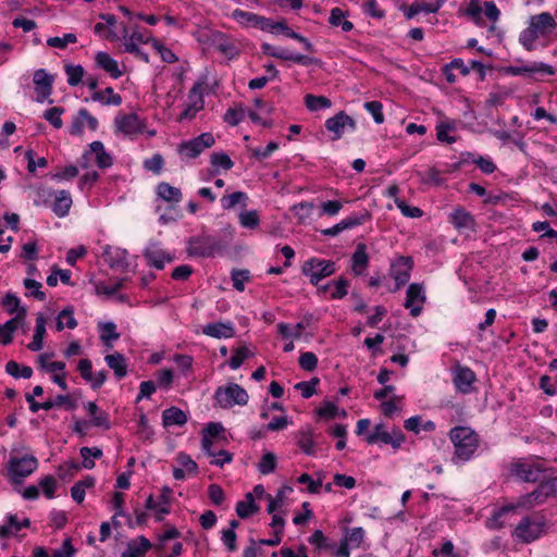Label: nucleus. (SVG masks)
<instances>
[{"label":"nucleus","mask_w":557,"mask_h":557,"mask_svg":"<svg viewBox=\"0 0 557 557\" xmlns=\"http://www.w3.org/2000/svg\"><path fill=\"white\" fill-rule=\"evenodd\" d=\"M104 360L110 369L113 370L117 379H123L127 374V364L125 357L120 352L107 355Z\"/></svg>","instance_id":"nucleus-30"},{"label":"nucleus","mask_w":557,"mask_h":557,"mask_svg":"<svg viewBox=\"0 0 557 557\" xmlns=\"http://www.w3.org/2000/svg\"><path fill=\"white\" fill-rule=\"evenodd\" d=\"M214 398L221 408H231L235 405L245 406L249 396L245 388L236 383H230L225 387L216 388Z\"/></svg>","instance_id":"nucleus-3"},{"label":"nucleus","mask_w":557,"mask_h":557,"mask_svg":"<svg viewBox=\"0 0 557 557\" xmlns=\"http://www.w3.org/2000/svg\"><path fill=\"white\" fill-rule=\"evenodd\" d=\"M475 373L468 367L458 364L454 370V384L458 392L468 394L472 391Z\"/></svg>","instance_id":"nucleus-16"},{"label":"nucleus","mask_w":557,"mask_h":557,"mask_svg":"<svg viewBox=\"0 0 557 557\" xmlns=\"http://www.w3.org/2000/svg\"><path fill=\"white\" fill-rule=\"evenodd\" d=\"M311 318V314L305 315L304 319L295 325L294 330H292L288 324L278 323V333L284 338H299L301 335V331L305 330L310 324Z\"/></svg>","instance_id":"nucleus-31"},{"label":"nucleus","mask_w":557,"mask_h":557,"mask_svg":"<svg viewBox=\"0 0 557 557\" xmlns=\"http://www.w3.org/2000/svg\"><path fill=\"white\" fill-rule=\"evenodd\" d=\"M305 104L309 111H318L321 109H326L332 106L331 100L325 96H314L308 94L305 96Z\"/></svg>","instance_id":"nucleus-39"},{"label":"nucleus","mask_w":557,"mask_h":557,"mask_svg":"<svg viewBox=\"0 0 557 557\" xmlns=\"http://www.w3.org/2000/svg\"><path fill=\"white\" fill-rule=\"evenodd\" d=\"M201 86L202 83H196L189 90L188 99L190 100V103L181 113L178 121L190 120L195 117L197 112L203 109L205 101L200 91Z\"/></svg>","instance_id":"nucleus-14"},{"label":"nucleus","mask_w":557,"mask_h":557,"mask_svg":"<svg viewBox=\"0 0 557 557\" xmlns=\"http://www.w3.org/2000/svg\"><path fill=\"white\" fill-rule=\"evenodd\" d=\"M250 280V272L248 270H233L232 271V282L233 287L243 292L245 289V282Z\"/></svg>","instance_id":"nucleus-53"},{"label":"nucleus","mask_w":557,"mask_h":557,"mask_svg":"<svg viewBox=\"0 0 557 557\" xmlns=\"http://www.w3.org/2000/svg\"><path fill=\"white\" fill-rule=\"evenodd\" d=\"M299 366L302 370L311 372L317 369L318 357L311 351L302 352L299 357Z\"/></svg>","instance_id":"nucleus-56"},{"label":"nucleus","mask_w":557,"mask_h":557,"mask_svg":"<svg viewBox=\"0 0 557 557\" xmlns=\"http://www.w3.org/2000/svg\"><path fill=\"white\" fill-rule=\"evenodd\" d=\"M228 247V243L212 235H197L187 240L186 251L190 257L214 258L222 255Z\"/></svg>","instance_id":"nucleus-1"},{"label":"nucleus","mask_w":557,"mask_h":557,"mask_svg":"<svg viewBox=\"0 0 557 557\" xmlns=\"http://www.w3.org/2000/svg\"><path fill=\"white\" fill-rule=\"evenodd\" d=\"M116 132L135 135L143 132V123L136 113L117 115L114 120Z\"/></svg>","instance_id":"nucleus-17"},{"label":"nucleus","mask_w":557,"mask_h":557,"mask_svg":"<svg viewBox=\"0 0 557 557\" xmlns=\"http://www.w3.org/2000/svg\"><path fill=\"white\" fill-rule=\"evenodd\" d=\"M529 25L533 27L540 35H545L549 30L557 27V23L548 12L532 15L530 17Z\"/></svg>","instance_id":"nucleus-23"},{"label":"nucleus","mask_w":557,"mask_h":557,"mask_svg":"<svg viewBox=\"0 0 557 557\" xmlns=\"http://www.w3.org/2000/svg\"><path fill=\"white\" fill-rule=\"evenodd\" d=\"M425 301V295L423 287L420 284H410L407 288L406 300L404 306L410 310V314L416 318L421 311L422 307L416 304H423Z\"/></svg>","instance_id":"nucleus-13"},{"label":"nucleus","mask_w":557,"mask_h":557,"mask_svg":"<svg viewBox=\"0 0 557 557\" xmlns=\"http://www.w3.org/2000/svg\"><path fill=\"white\" fill-rule=\"evenodd\" d=\"M449 438L455 447V457L467 461L479 447V436L474 430L469 426H455L449 431Z\"/></svg>","instance_id":"nucleus-2"},{"label":"nucleus","mask_w":557,"mask_h":557,"mask_svg":"<svg viewBox=\"0 0 557 557\" xmlns=\"http://www.w3.org/2000/svg\"><path fill=\"white\" fill-rule=\"evenodd\" d=\"M364 537V530L361 527L352 528L346 532L344 540L350 547H359Z\"/></svg>","instance_id":"nucleus-54"},{"label":"nucleus","mask_w":557,"mask_h":557,"mask_svg":"<svg viewBox=\"0 0 557 557\" xmlns=\"http://www.w3.org/2000/svg\"><path fill=\"white\" fill-rule=\"evenodd\" d=\"M248 196L244 191H235L228 196H224L221 198L222 208L225 210H230L234 208L236 205L242 203L243 207L247 206Z\"/></svg>","instance_id":"nucleus-41"},{"label":"nucleus","mask_w":557,"mask_h":557,"mask_svg":"<svg viewBox=\"0 0 557 557\" xmlns=\"http://www.w3.org/2000/svg\"><path fill=\"white\" fill-rule=\"evenodd\" d=\"M91 99L104 106L122 104V97L119 94H114L112 87H107L104 90L94 91L91 95Z\"/></svg>","instance_id":"nucleus-32"},{"label":"nucleus","mask_w":557,"mask_h":557,"mask_svg":"<svg viewBox=\"0 0 557 557\" xmlns=\"http://www.w3.org/2000/svg\"><path fill=\"white\" fill-rule=\"evenodd\" d=\"M18 531H21V525H20V521L17 520V517L15 515H9L8 516V524L3 525L0 529V535L9 536L11 534H16Z\"/></svg>","instance_id":"nucleus-62"},{"label":"nucleus","mask_w":557,"mask_h":557,"mask_svg":"<svg viewBox=\"0 0 557 557\" xmlns=\"http://www.w3.org/2000/svg\"><path fill=\"white\" fill-rule=\"evenodd\" d=\"M338 408L332 401L325 400L323 405L317 410V414L321 418L333 419L338 414Z\"/></svg>","instance_id":"nucleus-64"},{"label":"nucleus","mask_w":557,"mask_h":557,"mask_svg":"<svg viewBox=\"0 0 557 557\" xmlns=\"http://www.w3.org/2000/svg\"><path fill=\"white\" fill-rule=\"evenodd\" d=\"M455 124L449 122H442L436 126V138L441 143L454 144L457 139L455 136H449L448 133L455 131Z\"/></svg>","instance_id":"nucleus-42"},{"label":"nucleus","mask_w":557,"mask_h":557,"mask_svg":"<svg viewBox=\"0 0 557 557\" xmlns=\"http://www.w3.org/2000/svg\"><path fill=\"white\" fill-rule=\"evenodd\" d=\"M369 265V256L366 244H358L351 257V270L356 275H361Z\"/></svg>","instance_id":"nucleus-25"},{"label":"nucleus","mask_w":557,"mask_h":557,"mask_svg":"<svg viewBox=\"0 0 557 557\" xmlns=\"http://www.w3.org/2000/svg\"><path fill=\"white\" fill-rule=\"evenodd\" d=\"M449 222L459 231H473L475 227V220L473 215L462 207L454 209L449 215Z\"/></svg>","instance_id":"nucleus-19"},{"label":"nucleus","mask_w":557,"mask_h":557,"mask_svg":"<svg viewBox=\"0 0 557 557\" xmlns=\"http://www.w3.org/2000/svg\"><path fill=\"white\" fill-rule=\"evenodd\" d=\"M258 16L259 15L256 13H251V12L244 11L240 9H235L232 13V17L236 22H238L239 24L245 25V26H253L255 27V24L258 21Z\"/></svg>","instance_id":"nucleus-45"},{"label":"nucleus","mask_w":557,"mask_h":557,"mask_svg":"<svg viewBox=\"0 0 557 557\" xmlns=\"http://www.w3.org/2000/svg\"><path fill=\"white\" fill-rule=\"evenodd\" d=\"M301 271L312 285L318 286L323 278L334 274L336 268L335 262L331 260L310 258L302 264Z\"/></svg>","instance_id":"nucleus-4"},{"label":"nucleus","mask_w":557,"mask_h":557,"mask_svg":"<svg viewBox=\"0 0 557 557\" xmlns=\"http://www.w3.org/2000/svg\"><path fill=\"white\" fill-rule=\"evenodd\" d=\"M546 521L544 518L524 517L513 531V535L523 543H531L537 540L545 532Z\"/></svg>","instance_id":"nucleus-6"},{"label":"nucleus","mask_w":557,"mask_h":557,"mask_svg":"<svg viewBox=\"0 0 557 557\" xmlns=\"http://www.w3.org/2000/svg\"><path fill=\"white\" fill-rule=\"evenodd\" d=\"M143 255L149 265L158 270H162L164 268V262L162 259L163 250L158 248L156 244H151L149 247H147Z\"/></svg>","instance_id":"nucleus-37"},{"label":"nucleus","mask_w":557,"mask_h":557,"mask_svg":"<svg viewBox=\"0 0 557 557\" xmlns=\"http://www.w3.org/2000/svg\"><path fill=\"white\" fill-rule=\"evenodd\" d=\"M482 12L492 22H496L500 16V11L494 1H484L483 7L480 0H470L462 14L470 18L474 24L482 25Z\"/></svg>","instance_id":"nucleus-5"},{"label":"nucleus","mask_w":557,"mask_h":557,"mask_svg":"<svg viewBox=\"0 0 557 557\" xmlns=\"http://www.w3.org/2000/svg\"><path fill=\"white\" fill-rule=\"evenodd\" d=\"M137 542L138 545L135 542L128 543L122 557H143L152 547L150 541L144 535L138 536Z\"/></svg>","instance_id":"nucleus-29"},{"label":"nucleus","mask_w":557,"mask_h":557,"mask_svg":"<svg viewBox=\"0 0 557 557\" xmlns=\"http://www.w3.org/2000/svg\"><path fill=\"white\" fill-rule=\"evenodd\" d=\"M34 84L36 85L37 101L44 102L52 94L53 76L46 72L44 69L35 71L33 77Z\"/></svg>","instance_id":"nucleus-12"},{"label":"nucleus","mask_w":557,"mask_h":557,"mask_svg":"<svg viewBox=\"0 0 557 557\" xmlns=\"http://www.w3.org/2000/svg\"><path fill=\"white\" fill-rule=\"evenodd\" d=\"M546 498L544 497L542 491L537 486L531 493L522 495L518 500V506L520 507H533L534 505H540L544 503Z\"/></svg>","instance_id":"nucleus-40"},{"label":"nucleus","mask_w":557,"mask_h":557,"mask_svg":"<svg viewBox=\"0 0 557 557\" xmlns=\"http://www.w3.org/2000/svg\"><path fill=\"white\" fill-rule=\"evenodd\" d=\"M276 468V456L273 453H265L258 463V470L262 474L272 473Z\"/></svg>","instance_id":"nucleus-47"},{"label":"nucleus","mask_w":557,"mask_h":557,"mask_svg":"<svg viewBox=\"0 0 557 557\" xmlns=\"http://www.w3.org/2000/svg\"><path fill=\"white\" fill-rule=\"evenodd\" d=\"M85 408L91 418V425L103 430H109L111 428L109 414L101 410L95 401H88L85 405Z\"/></svg>","instance_id":"nucleus-24"},{"label":"nucleus","mask_w":557,"mask_h":557,"mask_svg":"<svg viewBox=\"0 0 557 557\" xmlns=\"http://www.w3.org/2000/svg\"><path fill=\"white\" fill-rule=\"evenodd\" d=\"M210 162L213 166L224 170H231L234 166V162L225 152H213L210 157Z\"/></svg>","instance_id":"nucleus-50"},{"label":"nucleus","mask_w":557,"mask_h":557,"mask_svg":"<svg viewBox=\"0 0 557 557\" xmlns=\"http://www.w3.org/2000/svg\"><path fill=\"white\" fill-rule=\"evenodd\" d=\"M104 259L111 269H119L127 265L126 250L112 249L108 247L104 250Z\"/></svg>","instance_id":"nucleus-33"},{"label":"nucleus","mask_w":557,"mask_h":557,"mask_svg":"<svg viewBox=\"0 0 557 557\" xmlns=\"http://www.w3.org/2000/svg\"><path fill=\"white\" fill-rule=\"evenodd\" d=\"M46 193V190H44ZM49 197L54 196V201L51 206L52 211L59 218H64L69 214L72 206V197L67 190L53 191L47 190Z\"/></svg>","instance_id":"nucleus-18"},{"label":"nucleus","mask_w":557,"mask_h":557,"mask_svg":"<svg viewBox=\"0 0 557 557\" xmlns=\"http://www.w3.org/2000/svg\"><path fill=\"white\" fill-rule=\"evenodd\" d=\"M250 356H252V354H250V351L247 347H245V346L238 347L237 349H235L234 355L231 357L228 364L232 369L236 370Z\"/></svg>","instance_id":"nucleus-49"},{"label":"nucleus","mask_w":557,"mask_h":557,"mask_svg":"<svg viewBox=\"0 0 557 557\" xmlns=\"http://www.w3.org/2000/svg\"><path fill=\"white\" fill-rule=\"evenodd\" d=\"M65 73L67 75V84L70 86H77L84 77V67L82 65H65Z\"/></svg>","instance_id":"nucleus-44"},{"label":"nucleus","mask_w":557,"mask_h":557,"mask_svg":"<svg viewBox=\"0 0 557 557\" xmlns=\"http://www.w3.org/2000/svg\"><path fill=\"white\" fill-rule=\"evenodd\" d=\"M158 196L168 202H180L182 199V193L178 188L171 186L170 184L162 182L157 187Z\"/></svg>","instance_id":"nucleus-38"},{"label":"nucleus","mask_w":557,"mask_h":557,"mask_svg":"<svg viewBox=\"0 0 557 557\" xmlns=\"http://www.w3.org/2000/svg\"><path fill=\"white\" fill-rule=\"evenodd\" d=\"M245 117V110L243 108H228L224 114V122L228 125L236 126Z\"/></svg>","instance_id":"nucleus-55"},{"label":"nucleus","mask_w":557,"mask_h":557,"mask_svg":"<svg viewBox=\"0 0 557 557\" xmlns=\"http://www.w3.org/2000/svg\"><path fill=\"white\" fill-rule=\"evenodd\" d=\"M64 108L62 107H53L48 109L44 113V119L47 120L54 128H61L63 122L61 120V114L64 113Z\"/></svg>","instance_id":"nucleus-48"},{"label":"nucleus","mask_w":557,"mask_h":557,"mask_svg":"<svg viewBox=\"0 0 557 557\" xmlns=\"http://www.w3.org/2000/svg\"><path fill=\"white\" fill-rule=\"evenodd\" d=\"M186 422V413L177 407H170L162 412V424L164 428H169L172 425L182 426Z\"/></svg>","instance_id":"nucleus-28"},{"label":"nucleus","mask_w":557,"mask_h":557,"mask_svg":"<svg viewBox=\"0 0 557 557\" xmlns=\"http://www.w3.org/2000/svg\"><path fill=\"white\" fill-rule=\"evenodd\" d=\"M89 147H90V151L96 153V163L100 169H107L112 165V158L106 151L104 146L101 141H99V140L92 141L89 145Z\"/></svg>","instance_id":"nucleus-36"},{"label":"nucleus","mask_w":557,"mask_h":557,"mask_svg":"<svg viewBox=\"0 0 557 557\" xmlns=\"http://www.w3.org/2000/svg\"><path fill=\"white\" fill-rule=\"evenodd\" d=\"M157 385L168 389L173 383V371L171 369H161L157 372Z\"/></svg>","instance_id":"nucleus-63"},{"label":"nucleus","mask_w":557,"mask_h":557,"mask_svg":"<svg viewBox=\"0 0 557 557\" xmlns=\"http://www.w3.org/2000/svg\"><path fill=\"white\" fill-rule=\"evenodd\" d=\"M38 467V461L33 455L21 458L12 457L9 461V472L14 484H21L23 479L30 475Z\"/></svg>","instance_id":"nucleus-7"},{"label":"nucleus","mask_w":557,"mask_h":557,"mask_svg":"<svg viewBox=\"0 0 557 557\" xmlns=\"http://www.w3.org/2000/svg\"><path fill=\"white\" fill-rule=\"evenodd\" d=\"M259 507L255 503L252 493L245 495V500H240L236 504V513L242 519H247L253 513L258 512Z\"/></svg>","instance_id":"nucleus-34"},{"label":"nucleus","mask_w":557,"mask_h":557,"mask_svg":"<svg viewBox=\"0 0 557 557\" xmlns=\"http://www.w3.org/2000/svg\"><path fill=\"white\" fill-rule=\"evenodd\" d=\"M366 441L368 444L382 442L384 444L391 445L394 449H398L405 442V435L401 430L394 429L392 433L387 431L372 432L366 437Z\"/></svg>","instance_id":"nucleus-15"},{"label":"nucleus","mask_w":557,"mask_h":557,"mask_svg":"<svg viewBox=\"0 0 557 557\" xmlns=\"http://www.w3.org/2000/svg\"><path fill=\"white\" fill-rule=\"evenodd\" d=\"M321 435H315L310 426L301 429L297 433V444L299 448L308 456H314L317 440Z\"/></svg>","instance_id":"nucleus-21"},{"label":"nucleus","mask_w":557,"mask_h":557,"mask_svg":"<svg viewBox=\"0 0 557 557\" xmlns=\"http://www.w3.org/2000/svg\"><path fill=\"white\" fill-rule=\"evenodd\" d=\"M46 335V318L39 313L36 318V326L33 335V341L27 345L32 351H39L44 347V338Z\"/></svg>","instance_id":"nucleus-27"},{"label":"nucleus","mask_w":557,"mask_h":557,"mask_svg":"<svg viewBox=\"0 0 557 557\" xmlns=\"http://www.w3.org/2000/svg\"><path fill=\"white\" fill-rule=\"evenodd\" d=\"M318 377H312L310 381H302L295 385V388L301 392V396L306 399L315 394V386L319 384Z\"/></svg>","instance_id":"nucleus-51"},{"label":"nucleus","mask_w":557,"mask_h":557,"mask_svg":"<svg viewBox=\"0 0 557 557\" xmlns=\"http://www.w3.org/2000/svg\"><path fill=\"white\" fill-rule=\"evenodd\" d=\"M513 472L524 482L535 483L541 481L544 471L539 465L518 462L513 466Z\"/></svg>","instance_id":"nucleus-20"},{"label":"nucleus","mask_w":557,"mask_h":557,"mask_svg":"<svg viewBox=\"0 0 557 557\" xmlns=\"http://www.w3.org/2000/svg\"><path fill=\"white\" fill-rule=\"evenodd\" d=\"M215 139L211 133H202L191 140L183 141L178 147V152L187 158H197L206 148L214 145Z\"/></svg>","instance_id":"nucleus-8"},{"label":"nucleus","mask_w":557,"mask_h":557,"mask_svg":"<svg viewBox=\"0 0 557 557\" xmlns=\"http://www.w3.org/2000/svg\"><path fill=\"white\" fill-rule=\"evenodd\" d=\"M345 127L355 131L357 127V123L351 116L346 114L344 111H339L337 114L325 121V128L334 134L332 137L333 140L342 138Z\"/></svg>","instance_id":"nucleus-9"},{"label":"nucleus","mask_w":557,"mask_h":557,"mask_svg":"<svg viewBox=\"0 0 557 557\" xmlns=\"http://www.w3.org/2000/svg\"><path fill=\"white\" fill-rule=\"evenodd\" d=\"M39 486L42 488L44 495L51 499L54 497L57 487V480L52 475H46L39 481Z\"/></svg>","instance_id":"nucleus-61"},{"label":"nucleus","mask_w":557,"mask_h":557,"mask_svg":"<svg viewBox=\"0 0 557 557\" xmlns=\"http://www.w3.org/2000/svg\"><path fill=\"white\" fill-rule=\"evenodd\" d=\"M502 72L504 74L508 75H534V74H542V75H554L555 70L553 66L545 64L543 62H534L530 65H523V66H505L502 69Z\"/></svg>","instance_id":"nucleus-11"},{"label":"nucleus","mask_w":557,"mask_h":557,"mask_svg":"<svg viewBox=\"0 0 557 557\" xmlns=\"http://www.w3.org/2000/svg\"><path fill=\"white\" fill-rule=\"evenodd\" d=\"M413 261L410 257H399L391 267V276L396 282L395 290H398L401 286L406 285L410 280V271L412 269Z\"/></svg>","instance_id":"nucleus-10"},{"label":"nucleus","mask_w":557,"mask_h":557,"mask_svg":"<svg viewBox=\"0 0 557 557\" xmlns=\"http://www.w3.org/2000/svg\"><path fill=\"white\" fill-rule=\"evenodd\" d=\"M26 313V309L24 307H21V309L18 310V312H16V315L14 318L8 320L4 324H0V334H2L3 331H8L13 334L18 326V322L25 319Z\"/></svg>","instance_id":"nucleus-52"},{"label":"nucleus","mask_w":557,"mask_h":557,"mask_svg":"<svg viewBox=\"0 0 557 557\" xmlns=\"http://www.w3.org/2000/svg\"><path fill=\"white\" fill-rule=\"evenodd\" d=\"M540 34L530 25L520 33L519 41L525 50H533V44L539 38Z\"/></svg>","instance_id":"nucleus-46"},{"label":"nucleus","mask_w":557,"mask_h":557,"mask_svg":"<svg viewBox=\"0 0 557 557\" xmlns=\"http://www.w3.org/2000/svg\"><path fill=\"white\" fill-rule=\"evenodd\" d=\"M202 333L214 338H231L235 335V330L231 322H215L205 325Z\"/></svg>","instance_id":"nucleus-22"},{"label":"nucleus","mask_w":557,"mask_h":557,"mask_svg":"<svg viewBox=\"0 0 557 557\" xmlns=\"http://www.w3.org/2000/svg\"><path fill=\"white\" fill-rule=\"evenodd\" d=\"M77 41L76 35L69 33L63 37H51L47 40V45L50 47L64 49L69 44H74Z\"/></svg>","instance_id":"nucleus-58"},{"label":"nucleus","mask_w":557,"mask_h":557,"mask_svg":"<svg viewBox=\"0 0 557 557\" xmlns=\"http://www.w3.org/2000/svg\"><path fill=\"white\" fill-rule=\"evenodd\" d=\"M239 222L243 227L256 228L259 225V216L256 210L242 212Z\"/></svg>","instance_id":"nucleus-60"},{"label":"nucleus","mask_w":557,"mask_h":557,"mask_svg":"<svg viewBox=\"0 0 557 557\" xmlns=\"http://www.w3.org/2000/svg\"><path fill=\"white\" fill-rule=\"evenodd\" d=\"M95 61L97 66L104 70L113 78H119L123 75L122 71L119 70L117 62L107 52L100 51L96 54Z\"/></svg>","instance_id":"nucleus-26"},{"label":"nucleus","mask_w":557,"mask_h":557,"mask_svg":"<svg viewBox=\"0 0 557 557\" xmlns=\"http://www.w3.org/2000/svg\"><path fill=\"white\" fill-rule=\"evenodd\" d=\"M101 339L102 342L110 346L109 342L116 341L120 338V334L116 332V326L113 322H106L101 326Z\"/></svg>","instance_id":"nucleus-57"},{"label":"nucleus","mask_w":557,"mask_h":557,"mask_svg":"<svg viewBox=\"0 0 557 557\" xmlns=\"http://www.w3.org/2000/svg\"><path fill=\"white\" fill-rule=\"evenodd\" d=\"M438 10V2H435L434 0L429 3L413 2L410 7L404 10V14L407 20H411L420 12L436 13Z\"/></svg>","instance_id":"nucleus-35"},{"label":"nucleus","mask_w":557,"mask_h":557,"mask_svg":"<svg viewBox=\"0 0 557 557\" xmlns=\"http://www.w3.org/2000/svg\"><path fill=\"white\" fill-rule=\"evenodd\" d=\"M364 109L373 116L376 124L384 122L383 106L380 101H368L364 103Z\"/></svg>","instance_id":"nucleus-59"},{"label":"nucleus","mask_w":557,"mask_h":557,"mask_svg":"<svg viewBox=\"0 0 557 557\" xmlns=\"http://www.w3.org/2000/svg\"><path fill=\"white\" fill-rule=\"evenodd\" d=\"M371 214L368 210H363L360 213H354L350 216L342 220V224L344 230H349L356 227L358 225L363 224L366 221L370 220Z\"/></svg>","instance_id":"nucleus-43"}]
</instances>
